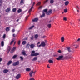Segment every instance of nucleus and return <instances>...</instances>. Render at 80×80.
Returning <instances> with one entry per match:
<instances>
[{"label": "nucleus", "instance_id": "f257e3e1", "mask_svg": "<svg viewBox=\"0 0 80 80\" xmlns=\"http://www.w3.org/2000/svg\"><path fill=\"white\" fill-rule=\"evenodd\" d=\"M35 51H32L31 54V57H33L34 56L36 57V56H38V55H40V54L38 52H35Z\"/></svg>", "mask_w": 80, "mask_h": 80}, {"label": "nucleus", "instance_id": "f03ea898", "mask_svg": "<svg viewBox=\"0 0 80 80\" xmlns=\"http://www.w3.org/2000/svg\"><path fill=\"white\" fill-rule=\"evenodd\" d=\"M52 9L49 10V11L46 12V15H51V14L52 13Z\"/></svg>", "mask_w": 80, "mask_h": 80}, {"label": "nucleus", "instance_id": "7ed1b4c3", "mask_svg": "<svg viewBox=\"0 0 80 80\" xmlns=\"http://www.w3.org/2000/svg\"><path fill=\"white\" fill-rule=\"evenodd\" d=\"M19 65V61H18L17 62H14L13 64H12L13 66H17Z\"/></svg>", "mask_w": 80, "mask_h": 80}, {"label": "nucleus", "instance_id": "20e7f679", "mask_svg": "<svg viewBox=\"0 0 80 80\" xmlns=\"http://www.w3.org/2000/svg\"><path fill=\"white\" fill-rule=\"evenodd\" d=\"M62 58H63V56H59L58 58H56V60H62Z\"/></svg>", "mask_w": 80, "mask_h": 80}, {"label": "nucleus", "instance_id": "39448f33", "mask_svg": "<svg viewBox=\"0 0 80 80\" xmlns=\"http://www.w3.org/2000/svg\"><path fill=\"white\" fill-rule=\"evenodd\" d=\"M20 77H21V75L20 74H18L16 76V79H19L20 78Z\"/></svg>", "mask_w": 80, "mask_h": 80}, {"label": "nucleus", "instance_id": "423d86ee", "mask_svg": "<svg viewBox=\"0 0 80 80\" xmlns=\"http://www.w3.org/2000/svg\"><path fill=\"white\" fill-rule=\"evenodd\" d=\"M8 72H9L8 69H5L3 70V72L4 73H8Z\"/></svg>", "mask_w": 80, "mask_h": 80}, {"label": "nucleus", "instance_id": "0eeeda50", "mask_svg": "<svg viewBox=\"0 0 80 80\" xmlns=\"http://www.w3.org/2000/svg\"><path fill=\"white\" fill-rule=\"evenodd\" d=\"M37 57H34L33 59H32V62H35V61H37Z\"/></svg>", "mask_w": 80, "mask_h": 80}, {"label": "nucleus", "instance_id": "6e6552de", "mask_svg": "<svg viewBox=\"0 0 80 80\" xmlns=\"http://www.w3.org/2000/svg\"><path fill=\"white\" fill-rule=\"evenodd\" d=\"M11 10L10 8H8L6 10V12L7 13H8Z\"/></svg>", "mask_w": 80, "mask_h": 80}, {"label": "nucleus", "instance_id": "1a4fd4ad", "mask_svg": "<svg viewBox=\"0 0 80 80\" xmlns=\"http://www.w3.org/2000/svg\"><path fill=\"white\" fill-rule=\"evenodd\" d=\"M10 30V28L8 27H7L5 29L6 32H9Z\"/></svg>", "mask_w": 80, "mask_h": 80}, {"label": "nucleus", "instance_id": "9d476101", "mask_svg": "<svg viewBox=\"0 0 80 80\" xmlns=\"http://www.w3.org/2000/svg\"><path fill=\"white\" fill-rule=\"evenodd\" d=\"M38 19L37 18H35L34 19L32 20V22H37V21L38 20Z\"/></svg>", "mask_w": 80, "mask_h": 80}, {"label": "nucleus", "instance_id": "9b49d317", "mask_svg": "<svg viewBox=\"0 0 80 80\" xmlns=\"http://www.w3.org/2000/svg\"><path fill=\"white\" fill-rule=\"evenodd\" d=\"M41 45L42 47H45V45H46V44H45V43L43 41H42L41 42Z\"/></svg>", "mask_w": 80, "mask_h": 80}, {"label": "nucleus", "instance_id": "f8f14e48", "mask_svg": "<svg viewBox=\"0 0 80 80\" xmlns=\"http://www.w3.org/2000/svg\"><path fill=\"white\" fill-rule=\"evenodd\" d=\"M35 46V44H31V45H30V47L31 48H32V49H33L34 48Z\"/></svg>", "mask_w": 80, "mask_h": 80}, {"label": "nucleus", "instance_id": "ddd939ff", "mask_svg": "<svg viewBox=\"0 0 80 80\" xmlns=\"http://www.w3.org/2000/svg\"><path fill=\"white\" fill-rule=\"evenodd\" d=\"M11 50V47L10 46H8L7 48V51L8 52H9Z\"/></svg>", "mask_w": 80, "mask_h": 80}, {"label": "nucleus", "instance_id": "4468645a", "mask_svg": "<svg viewBox=\"0 0 80 80\" xmlns=\"http://www.w3.org/2000/svg\"><path fill=\"white\" fill-rule=\"evenodd\" d=\"M17 12H18V13H22V9H18V10Z\"/></svg>", "mask_w": 80, "mask_h": 80}, {"label": "nucleus", "instance_id": "2eb2a0df", "mask_svg": "<svg viewBox=\"0 0 80 80\" xmlns=\"http://www.w3.org/2000/svg\"><path fill=\"white\" fill-rule=\"evenodd\" d=\"M22 54L23 55L27 56V55L26 54V53H25V51H23L22 52Z\"/></svg>", "mask_w": 80, "mask_h": 80}, {"label": "nucleus", "instance_id": "dca6fc26", "mask_svg": "<svg viewBox=\"0 0 80 80\" xmlns=\"http://www.w3.org/2000/svg\"><path fill=\"white\" fill-rule=\"evenodd\" d=\"M45 16V13L43 12L42 14V15H41L40 16V17L41 18H42V17H43Z\"/></svg>", "mask_w": 80, "mask_h": 80}, {"label": "nucleus", "instance_id": "f3484780", "mask_svg": "<svg viewBox=\"0 0 80 80\" xmlns=\"http://www.w3.org/2000/svg\"><path fill=\"white\" fill-rule=\"evenodd\" d=\"M12 63V61H9L7 63V65H10L11 63Z\"/></svg>", "mask_w": 80, "mask_h": 80}, {"label": "nucleus", "instance_id": "a211bd4d", "mask_svg": "<svg viewBox=\"0 0 80 80\" xmlns=\"http://www.w3.org/2000/svg\"><path fill=\"white\" fill-rule=\"evenodd\" d=\"M69 4V2H68V1H66L65 2V6H67Z\"/></svg>", "mask_w": 80, "mask_h": 80}, {"label": "nucleus", "instance_id": "6ab92c4d", "mask_svg": "<svg viewBox=\"0 0 80 80\" xmlns=\"http://www.w3.org/2000/svg\"><path fill=\"white\" fill-rule=\"evenodd\" d=\"M33 74V71H32L30 72L29 73V75L30 77H32V74Z\"/></svg>", "mask_w": 80, "mask_h": 80}, {"label": "nucleus", "instance_id": "aec40b11", "mask_svg": "<svg viewBox=\"0 0 80 80\" xmlns=\"http://www.w3.org/2000/svg\"><path fill=\"white\" fill-rule=\"evenodd\" d=\"M17 10L16 8H14L12 9V12H16Z\"/></svg>", "mask_w": 80, "mask_h": 80}, {"label": "nucleus", "instance_id": "412c9836", "mask_svg": "<svg viewBox=\"0 0 80 80\" xmlns=\"http://www.w3.org/2000/svg\"><path fill=\"white\" fill-rule=\"evenodd\" d=\"M1 44L2 47H3L4 46V41H2L1 42Z\"/></svg>", "mask_w": 80, "mask_h": 80}, {"label": "nucleus", "instance_id": "4be33fe9", "mask_svg": "<svg viewBox=\"0 0 80 80\" xmlns=\"http://www.w3.org/2000/svg\"><path fill=\"white\" fill-rule=\"evenodd\" d=\"M67 49L69 52H71V50H70V47L67 48Z\"/></svg>", "mask_w": 80, "mask_h": 80}, {"label": "nucleus", "instance_id": "5701e85b", "mask_svg": "<svg viewBox=\"0 0 80 80\" xmlns=\"http://www.w3.org/2000/svg\"><path fill=\"white\" fill-rule=\"evenodd\" d=\"M26 70L27 72H30L31 70V69L30 68H27L26 69Z\"/></svg>", "mask_w": 80, "mask_h": 80}, {"label": "nucleus", "instance_id": "b1692460", "mask_svg": "<svg viewBox=\"0 0 80 80\" xmlns=\"http://www.w3.org/2000/svg\"><path fill=\"white\" fill-rule=\"evenodd\" d=\"M17 55H15L12 57V59H15V58H17Z\"/></svg>", "mask_w": 80, "mask_h": 80}, {"label": "nucleus", "instance_id": "393cba45", "mask_svg": "<svg viewBox=\"0 0 80 80\" xmlns=\"http://www.w3.org/2000/svg\"><path fill=\"white\" fill-rule=\"evenodd\" d=\"M26 43H27V42L24 41H23L22 42V45H25V44H26Z\"/></svg>", "mask_w": 80, "mask_h": 80}, {"label": "nucleus", "instance_id": "a878e982", "mask_svg": "<svg viewBox=\"0 0 80 80\" xmlns=\"http://www.w3.org/2000/svg\"><path fill=\"white\" fill-rule=\"evenodd\" d=\"M38 34H36L34 36V38H35L36 39L38 38Z\"/></svg>", "mask_w": 80, "mask_h": 80}, {"label": "nucleus", "instance_id": "bb28decb", "mask_svg": "<svg viewBox=\"0 0 80 80\" xmlns=\"http://www.w3.org/2000/svg\"><path fill=\"white\" fill-rule=\"evenodd\" d=\"M48 62L49 63H53V61L51 60H49Z\"/></svg>", "mask_w": 80, "mask_h": 80}, {"label": "nucleus", "instance_id": "cd10ccee", "mask_svg": "<svg viewBox=\"0 0 80 80\" xmlns=\"http://www.w3.org/2000/svg\"><path fill=\"white\" fill-rule=\"evenodd\" d=\"M32 9H33V8H32V7H31L30 9L29 10L28 12L30 13V12H31L32 11Z\"/></svg>", "mask_w": 80, "mask_h": 80}, {"label": "nucleus", "instance_id": "c85d7f7f", "mask_svg": "<svg viewBox=\"0 0 80 80\" xmlns=\"http://www.w3.org/2000/svg\"><path fill=\"white\" fill-rule=\"evenodd\" d=\"M48 10L47 9H45L44 10H43V12H45V13H47V11H48Z\"/></svg>", "mask_w": 80, "mask_h": 80}, {"label": "nucleus", "instance_id": "c756f323", "mask_svg": "<svg viewBox=\"0 0 80 80\" xmlns=\"http://www.w3.org/2000/svg\"><path fill=\"white\" fill-rule=\"evenodd\" d=\"M30 44H27L26 45V48H29V47H30Z\"/></svg>", "mask_w": 80, "mask_h": 80}, {"label": "nucleus", "instance_id": "7c9ffc66", "mask_svg": "<svg viewBox=\"0 0 80 80\" xmlns=\"http://www.w3.org/2000/svg\"><path fill=\"white\" fill-rule=\"evenodd\" d=\"M61 40L62 42H64V38L62 37L61 38Z\"/></svg>", "mask_w": 80, "mask_h": 80}, {"label": "nucleus", "instance_id": "2f4dec72", "mask_svg": "<svg viewBox=\"0 0 80 80\" xmlns=\"http://www.w3.org/2000/svg\"><path fill=\"white\" fill-rule=\"evenodd\" d=\"M53 2H54V0H51L50 1V3H51V4L53 3Z\"/></svg>", "mask_w": 80, "mask_h": 80}, {"label": "nucleus", "instance_id": "473e14b6", "mask_svg": "<svg viewBox=\"0 0 80 80\" xmlns=\"http://www.w3.org/2000/svg\"><path fill=\"white\" fill-rule=\"evenodd\" d=\"M51 25H52L51 24H48V28H50V27H51Z\"/></svg>", "mask_w": 80, "mask_h": 80}, {"label": "nucleus", "instance_id": "72a5a7b5", "mask_svg": "<svg viewBox=\"0 0 80 80\" xmlns=\"http://www.w3.org/2000/svg\"><path fill=\"white\" fill-rule=\"evenodd\" d=\"M41 4V2H39L37 3V4H36V5L38 6V5H40Z\"/></svg>", "mask_w": 80, "mask_h": 80}, {"label": "nucleus", "instance_id": "f704fd0d", "mask_svg": "<svg viewBox=\"0 0 80 80\" xmlns=\"http://www.w3.org/2000/svg\"><path fill=\"white\" fill-rule=\"evenodd\" d=\"M34 26H32L31 27L29 28V30H31L32 28H33Z\"/></svg>", "mask_w": 80, "mask_h": 80}, {"label": "nucleus", "instance_id": "c9c22d12", "mask_svg": "<svg viewBox=\"0 0 80 80\" xmlns=\"http://www.w3.org/2000/svg\"><path fill=\"white\" fill-rule=\"evenodd\" d=\"M33 36H32L30 37V40H33Z\"/></svg>", "mask_w": 80, "mask_h": 80}, {"label": "nucleus", "instance_id": "e433bc0d", "mask_svg": "<svg viewBox=\"0 0 80 80\" xmlns=\"http://www.w3.org/2000/svg\"><path fill=\"white\" fill-rule=\"evenodd\" d=\"M13 42H14V40L13 39L12 40V41L11 42L10 45H12V43H13Z\"/></svg>", "mask_w": 80, "mask_h": 80}, {"label": "nucleus", "instance_id": "4c0bfd02", "mask_svg": "<svg viewBox=\"0 0 80 80\" xmlns=\"http://www.w3.org/2000/svg\"><path fill=\"white\" fill-rule=\"evenodd\" d=\"M64 12H65V13H67V9H64Z\"/></svg>", "mask_w": 80, "mask_h": 80}, {"label": "nucleus", "instance_id": "58836bf2", "mask_svg": "<svg viewBox=\"0 0 80 80\" xmlns=\"http://www.w3.org/2000/svg\"><path fill=\"white\" fill-rule=\"evenodd\" d=\"M20 3L21 5H22V3H23V0H21Z\"/></svg>", "mask_w": 80, "mask_h": 80}, {"label": "nucleus", "instance_id": "ea45409f", "mask_svg": "<svg viewBox=\"0 0 80 80\" xmlns=\"http://www.w3.org/2000/svg\"><path fill=\"white\" fill-rule=\"evenodd\" d=\"M6 37V35H5V34H4V35H3V36L2 37V38L4 39H5V37Z\"/></svg>", "mask_w": 80, "mask_h": 80}, {"label": "nucleus", "instance_id": "a19ab883", "mask_svg": "<svg viewBox=\"0 0 80 80\" xmlns=\"http://www.w3.org/2000/svg\"><path fill=\"white\" fill-rule=\"evenodd\" d=\"M48 1V0H46V1H45L43 2L44 4H45V3H46Z\"/></svg>", "mask_w": 80, "mask_h": 80}, {"label": "nucleus", "instance_id": "79ce46f5", "mask_svg": "<svg viewBox=\"0 0 80 80\" xmlns=\"http://www.w3.org/2000/svg\"><path fill=\"white\" fill-rule=\"evenodd\" d=\"M20 58L21 59V60H23V57L22 56H20Z\"/></svg>", "mask_w": 80, "mask_h": 80}, {"label": "nucleus", "instance_id": "37998d69", "mask_svg": "<svg viewBox=\"0 0 80 80\" xmlns=\"http://www.w3.org/2000/svg\"><path fill=\"white\" fill-rule=\"evenodd\" d=\"M16 49V48H15V47H14L13 48L12 50L13 51H15V50Z\"/></svg>", "mask_w": 80, "mask_h": 80}, {"label": "nucleus", "instance_id": "c03bdc74", "mask_svg": "<svg viewBox=\"0 0 80 80\" xmlns=\"http://www.w3.org/2000/svg\"><path fill=\"white\" fill-rule=\"evenodd\" d=\"M15 29H13L12 30V33H13V32H15Z\"/></svg>", "mask_w": 80, "mask_h": 80}, {"label": "nucleus", "instance_id": "a18cd8bd", "mask_svg": "<svg viewBox=\"0 0 80 80\" xmlns=\"http://www.w3.org/2000/svg\"><path fill=\"white\" fill-rule=\"evenodd\" d=\"M28 17H29V16H27L25 18V21L27 20V19H28Z\"/></svg>", "mask_w": 80, "mask_h": 80}, {"label": "nucleus", "instance_id": "49530a36", "mask_svg": "<svg viewBox=\"0 0 80 80\" xmlns=\"http://www.w3.org/2000/svg\"><path fill=\"white\" fill-rule=\"evenodd\" d=\"M15 52L14 51H13V50H12V49L11 51L10 52L11 53H13V52Z\"/></svg>", "mask_w": 80, "mask_h": 80}, {"label": "nucleus", "instance_id": "de8ad7c7", "mask_svg": "<svg viewBox=\"0 0 80 80\" xmlns=\"http://www.w3.org/2000/svg\"><path fill=\"white\" fill-rule=\"evenodd\" d=\"M20 43H21L20 41H19L18 42V45H20Z\"/></svg>", "mask_w": 80, "mask_h": 80}, {"label": "nucleus", "instance_id": "09e8293b", "mask_svg": "<svg viewBox=\"0 0 80 80\" xmlns=\"http://www.w3.org/2000/svg\"><path fill=\"white\" fill-rule=\"evenodd\" d=\"M0 3H3V0H0Z\"/></svg>", "mask_w": 80, "mask_h": 80}, {"label": "nucleus", "instance_id": "8fccbe9b", "mask_svg": "<svg viewBox=\"0 0 80 80\" xmlns=\"http://www.w3.org/2000/svg\"><path fill=\"white\" fill-rule=\"evenodd\" d=\"M34 5H35V2H33L32 6L31 7H32L33 8V7L34 6Z\"/></svg>", "mask_w": 80, "mask_h": 80}, {"label": "nucleus", "instance_id": "3c124183", "mask_svg": "<svg viewBox=\"0 0 80 80\" xmlns=\"http://www.w3.org/2000/svg\"><path fill=\"white\" fill-rule=\"evenodd\" d=\"M42 6H41L38 8L39 9H42Z\"/></svg>", "mask_w": 80, "mask_h": 80}, {"label": "nucleus", "instance_id": "603ef678", "mask_svg": "<svg viewBox=\"0 0 80 80\" xmlns=\"http://www.w3.org/2000/svg\"><path fill=\"white\" fill-rule=\"evenodd\" d=\"M46 37V36H43L41 37L42 38H45Z\"/></svg>", "mask_w": 80, "mask_h": 80}, {"label": "nucleus", "instance_id": "864d4df0", "mask_svg": "<svg viewBox=\"0 0 80 80\" xmlns=\"http://www.w3.org/2000/svg\"><path fill=\"white\" fill-rule=\"evenodd\" d=\"M63 19L64 20H65V21H67V18H64Z\"/></svg>", "mask_w": 80, "mask_h": 80}, {"label": "nucleus", "instance_id": "5fc2aeb1", "mask_svg": "<svg viewBox=\"0 0 80 80\" xmlns=\"http://www.w3.org/2000/svg\"><path fill=\"white\" fill-rule=\"evenodd\" d=\"M58 53H62V52H61V50H59V51H58Z\"/></svg>", "mask_w": 80, "mask_h": 80}, {"label": "nucleus", "instance_id": "6e6d98bb", "mask_svg": "<svg viewBox=\"0 0 80 80\" xmlns=\"http://www.w3.org/2000/svg\"><path fill=\"white\" fill-rule=\"evenodd\" d=\"M29 80H35V79L33 78H31Z\"/></svg>", "mask_w": 80, "mask_h": 80}, {"label": "nucleus", "instance_id": "4d7b16f0", "mask_svg": "<svg viewBox=\"0 0 80 80\" xmlns=\"http://www.w3.org/2000/svg\"><path fill=\"white\" fill-rule=\"evenodd\" d=\"M35 72H36V71H35L34 72H33V75H35Z\"/></svg>", "mask_w": 80, "mask_h": 80}, {"label": "nucleus", "instance_id": "13d9d810", "mask_svg": "<svg viewBox=\"0 0 80 80\" xmlns=\"http://www.w3.org/2000/svg\"><path fill=\"white\" fill-rule=\"evenodd\" d=\"M13 37H16V36L15 35V34H13Z\"/></svg>", "mask_w": 80, "mask_h": 80}, {"label": "nucleus", "instance_id": "bf43d9fd", "mask_svg": "<svg viewBox=\"0 0 80 80\" xmlns=\"http://www.w3.org/2000/svg\"><path fill=\"white\" fill-rule=\"evenodd\" d=\"M28 39V38H26L24 39V40H27Z\"/></svg>", "mask_w": 80, "mask_h": 80}, {"label": "nucleus", "instance_id": "052dcab7", "mask_svg": "<svg viewBox=\"0 0 80 80\" xmlns=\"http://www.w3.org/2000/svg\"><path fill=\"white\" fill-rule=\"evenodd\" d=\"M41 46H42V44H40L39 45H38V47H41Z\"/></svg>", "mask_w": 80, "mask_h": 80}, {"label": "nucleus", "instance_id": "680f3d73", "mask_svg": "<svg viewBox=\"0 0 80 80\" xmlns=\"http://www.w3.org/2000/svg\"><path fill=\"white\" fill-rule=\"evenodd\" d=\"M77 41H78V42H79V41H80V38L78 39Z\"/></svg>", "mask_w": 80, "mask_h": 80}, {"label": "nucleus", "instance_id": "e2e57ef3", "mask_svg": "<svg viewBox=\"0 0 80 80\" xmlns=\"http://www.w3.org/2000/svg\"><path fill=\"white\" fill-rule=\"evenodd\" d=\"M78 47V46H76V47H75V48H77Z\"/></svg>", "mask_w": 80, "mask_h": 80}, {"label": "nucleus", "instance_id": "0e129e2a", "mask_svg": "<svg viewBox=\"0 0 80 80\" xmlns=\"http://www.w3.org/2000/svg\"><path fill=\"white\" fill-rule=\"evenodd\" d=\"M40 42H38L37 43V45H39V44H40Z\"/></svg>", "mask_w": 80, "mask_h": 80}, {"label": "nucleus", "instance_id": "69168bd1", "mask_svg": "<svg viewBox=\"0 0 80 80\" xmlns=\"http://www.w3.org/2000/svg\"><path fill=\"white\" fill-rule=\"evenodd\" d=\"M76 7H77V8L78 9H80V8H79V7H78V6H77Z\"/></svg>", "mask_w": 80, "mask_h": 80}, {"label": "nucleus", "instance_id": "338daca9", "mask_svg": "<svg viewBox=\"0 0 80 80\" xmlns=\"http://www.w3.org/2000/svg\"><path fill=\"white\" fill-rule=\"evenodd\" d=\"M18 21H19V19H18L17 20V22H18Z\"/></svg>", "mask_w": 80, "mask_h": 80}, {"label": "nucleus", "instance_id": "774afa93", "mask_svg": "<svg viewBox=\"0 0 80 80\" xmlns=\"http://www.w3.org/2000/svg\"><path fill=\"white\" fill-rule=\"evenodd\" d=\"M16 41H15V42H14V45H15V43H16Z\"/></svg>", "mask_w": 80, "mask_h": 80}]
</instances>
